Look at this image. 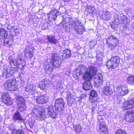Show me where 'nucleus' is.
I'll return each instance as SVG.
<instances>
[{
  "instance_id": "1",
  "label": "nucleus",
  "mask_w": 134,
  "mask_h": 134,
  "mask_svg": "<svg viewBox=\"0 0 134 134\" xmlns=\"http://www.w3.org/2000/svg\"><path fill=\"white\" fill-rule=\"evenodd\" d=\"M45 111V108L43 106H39L35 108L34 114L37 120H42L44 119Z\"/></svg>"
},
{
  "instance_id": "2",
  "label": "nucleus",
  "mask_w": 134,
  "mask_h": 134,
  "mask_svg": "<svg viewBox=\"0 0 134 134\" xmlns=\"http://www.w3.org/2000/svg\"><path fill=\"white\" fill-rule=\"evenodd\" d=\"M4 88L10 91H14L17 90V87L13 79L7 80L4 83Z\"/></svg>"
},
{
  "instance_id": "3",
  "label": "nucleus",
  "mask_w": 134,
  "mask_h": 134,
  "mask_svg": "<svg viewBox=\"0 0 134 134\" xmlns=\"http://www.w3.org/2000/svg\"><path fill=\"white\" fill-rule=\"evenodd\" d=\"M120 59L117 56L112 57L106 63L108 69L111 68L112 69H115L119 65Z\"/></svg>"
},
{
  "instance_id": "4",
  "label": "nucleus",
  "mask_w": 134,
  "mask_h": 134,
  "mask_svg": "<svg viewBox=\"0 0 134 134\" xmlns=\"http://www.w3.org/2000/svg\"><path fill=\"white\" fill-rule=\"evenodd\" d=\"M2 102L7 106H11L13 103V100L7 93H3L1 96Z\"/></svg>"
},
{
  "instance_id": "5",
  "label": "nucleus",
  "mask_w": 134,
  "mask_h": 134,
  "mask_svg": "<svg viewBox=\"0 0 134 134\" xmlns=\"http://www.w3.org/2000/svg\"><path fill=\"white\" fill-rule=\"evenodd\" d=\"M106 41L107 45L111 49L116 47L119 43L117 38L113 36H110L107 39Z\"/></svg>"
},
{
  "instance_id": "6",
  "label": "nucleus",
  "mask_w": 134,
  "mask_h": 134,
  "mask_svg": "<svg viewBox=\"0 0 134 134\" xmlns=\"http://www.w3.org/2000/svg\"><path fill=\"white\" fill-rule=\"evenodd\" d=\"M65 103L62 98H60L56 99L54 107L56 110L62 111L65 108Z\"/></svg>"
},
{
  "instance_id": "7",
  "label": "nucleus",
  "mask_w": 134,
  "mask_h": 134,
  "mask_svg": "<svg viewBox=\"0 0 134 134\" xmlns=\"http://www.w3.org/2000/svg\"><path fill=\"white\" fill-rule=\"evenodd\" d=\"M97 69L93 66H90L88 68L86 71V75L84 77L86 76L88 80H91L92 77L96 74Z\"/></svg>"
},
{
  "instance_id": "8",
  "label": "nucleus",
  "mask_w": 134,
  "mask_h": 134,
  "mask_svg": "<svg viewBox=\"0 0 134 134\" xmlns=\"http://www.w3.org/2000/svg\"><path fill=\"white\" fill-rule=\"evenodd\" d=\"M17 105L18 109L20 111H22L25 109L26 105L23 98L21 97H19Z\"/></svg>"
},
{
  "instance_id": "9",
  "label": "nucleus",
  "mask_w": 134,
  "mask_h": 134,
  "mask_svg": "<svg viewBox=\"0 0 134 134\" xmlns=\"http://www.w3.org/2000/svg\"><path fill=\"white\" fill-rule=\"evenodd\" d=\"M116 91L117 93L122 96L125 95L129 92L127 87L121 85H118L117 86Z\"/></svg>"
},
{
  "instance_id": "10",
  "label": "nucleus",
  "mask_w": 134,
  "mask_h": 134,
  "mask_svg": "<svg viewBox=\"0 0 134 134\" xmlns=\"http://www.w3.org/2000/svg\"><path fill=\"white\" fill-rule=\"evenodd\" d=\"M122 107L124 110H127L134 107V99L124 102Z\"/></svg>"
},
{
  "instance_id": "11",
  "label": "nucleus",
  "mask_w": 134,
  "mask_h": 134,
  "mask_svg": "<svg viewBox=\"0 0 134 134\" xmlns=\"http://www.w3.org/2000/svg\"><path fill=\"white\" fill-rule=\"evenodd\" d=\"M36 100L38 104H44L48 102V98L46 96L42 95L37 96L36 99Z\"/></svg>"
},
{
  "instance_id": "12",
  "label": "nucleus",
  "mask_w": 134,
  "mask_h": 134,
  "mask_svg": "<svg viewBox=\"0 0 134 134\" xmlns=\"http://www.w3.org/2000/svg\"><path fill=\"white\" fill-rule=\"evenodd\" d=\"M124 118L127 122H131L134 121V110L127 112Z\"/></svg>"
},
{
  "instance_id": "13",
  "label": "nucleus",
  "mask_w": 134,
  "mask_h": 134,
  "mask_svg": "<svg viewBox=\"0 0 134 134\" xmlns=\"http://www.w3.org/2000/svg\"><path fill=\"white\" fill-rule=\"evenodd\" d=\"M101 18H102L104 20H109L112 18V15L110 12L107 11H102V12L100 13L99 15Z\"/></svg>"
},
{
  "instance_id": "14",
  "label": "nucleus",
  "mask_w": 134,
  "mask_h": 134,
  "mask_svg": "<svg viewBox=\"0 0 134 134\" xmlns=\"http://www.w3.org/2000/svg\"><path fill=\"white\" fill-rule=\"evenodd\" d=\"M98 95L97 92L94 90H91L90 93L89 99L92 103H94L97 101Z\"/></svg>"
},
{
  "instance_id": "15",
  "label": "nucleus",
  "mask_w": 134,
  "mask_h": 134,
  "mask_svg": "<svg viewBox=\"0 0 134 134\" xmlns=\"http://www.w3.org/2000/svg\"><path fill=\"white\" fill-rule=\"evenodd\" d=\"M12 119L14 121L17 120L19 121V122H20L19 121L22 122L24 121V120L19 111H16L14 113Z\"/></svg>"
},
{
  "instance_id": "16",
  "label": "nucleus",
  "mask_w": 134,
  "mask_h": 134,
  "mask_svg": "<svg viewBox=\"0 0 134 134\" xmlns=\"http://www.w3.org/2000/svg\"><path fill=\"white\" fill-rule=\"evenodd\" d=\"M33 48L32 47H28L27 49H26L24 52L25 57L27 59L31 58L33 56Z\"/></svg>"
},
{
  "instance_id": "17",
  "label": "nucleus",
  "mask_w": 134,
  "mask_h": 134,
  "mask_svg": "<svg viewBox=\"0 0 134 134\" xmlns=\"http://www.w3.org/2000/svg\"><path fill=\"white\" fill-rule=\"evenodd\" d=\"M74 72V75H75L77 79H78L80 78V77H82L84 79V75L80 66L77 67L75 69Z\"/></svg>"
},
{
  "instance_id": "18",
  "label": "nucleus",
  "mask_w": 134,
  "mask_h": 134,
  "mask_svg": "<svg viewBox=\"0 0 134 134\" xmlns=\"http://www.w3.org/2000/svg\"><path fill=\"white\" fill-rule=\"evenodd\" d=\"M103 77L102 75L99 74L98 76L94 79V81L96 85L98 86H100L103 83Z\"/></svg>"
},
{
  "instance_id": "19",
  "label": "nucleus",
  "mask_w": 134,
  "mask_h": 134,
  "mask_svg": "<svg viewBox=\"0 0 134 134\" xmlns=\"http://www.w3.org/2000/svg\"><path fill=\"white\" fill-rule=\"evenodd\" d=\"M99 126L100 134H107V127L104 122H100Z\"/></svg>"
},
{
  "instance_id": "20",
  "label": "nucleus",
  "mask_w": 134,
  "mask_h": 134,
  "mask_svg": "<svg viewBox=\"0 0 134 134\" xmlns=\"http://www.w3.org/2000/svg\"><path fill=\"white\" fill-rule=\"evenodd\" d=\"M63 52V53L62 56L63 59H67L71 56L72 54L70 50L67 49L64 50Z\"/></svg>"
},
{
  "instance_id": "21",
  "label": "nucleus",
  "mask_w": 134,
  "mask_h": 134,
  "mask_svg": "<svg viewBox=\"0 0 134 134\" xmlns=\"http://www.w3.org/2000/svg\"><path fill=\"white\" fill-rule=\"evenodd\" d=\"M103 93L106 96H109L112 94V90L109 86H105L103 90Z\"/></svg>"
},
{
  "instance_id": "22",
  "label": "nucleus",
  "mask_w": 134,
  "mask_h": 134,
  "mask_svg": "<svg viewBox=\"0 0 134 134\" xmlns=\"http://www.w3.org/2000/svg\"><path fill=\"white\" fill-rule=\"evenodd\" d=\"M85 12H88L91 15L93 16L96 14V10L94 7L91 5L87 6L85 9Z\"/></svg>"
},
{
  "instance_id": "23",
  "label": "nucleus",
  "mask_w": 134,
  "mask_h": 134,
  "mask_svg": "<svg viewBox=\"0 0 134 134\" xmlns=\"http://www.w3.org/2000/svg\"><path fill=\"white\" fill-rule=\"evenodd\" d=\"M86 80V81L84 82V90L86 91L91 89L92 87V85L90 82L91 80H89L87 79L86 76L84 77V81H85Z\"/></svg>"
},
{
  "instance_id": "24",
  "label": "nucleus",
  "mask_w": 134,
  "mask_h": 134,
  "mask_svg": "<svg viewBox=\"0 0 134 134\" xmlns=\"http://www.w3.org/2000/svg\"><path fill=\"white\" fill-rule=\"evenodd\" d=\"M48 113L53 119L57 117L55 112H54L53 108L51 106H48L47 107Z\"/></svg>"
},
{
  "instance_id": "25",
  "label": "nucleus",
  "mask_w": 134,
  "mask_h": 134,
  "mask_svg": "<svg viewBox=\"0 0 134 134\" xmlns=\"http://www.w3.org/2000/svg\"><path fill=\"white\" fill-rule=\"evenodd\" d=\"M57 60H51L50 62L52 65V67L49 66L50 64H48L46 65V70H49L52 71L54 68L56 67V65L55 64V62Z\"/></svg>"
},
{
  "instance_id": "26",
  "label": "nucleus",
  "mask_w": 134,
  "mask_h": 134,
  "mask_svg": "<svg viewBox=\"0 0 134 134\" xmlns=\"http://www.w3.org/2000/svg\"><path fill=\"white\" fill-rule=\"evenodd\" d=\"M8 35L7 31L5 29L0 28V38H5Z\"/></svg>"
},
{
  "instance_id": "27",
  "label": "nucleus",
  "mask_w": 134,
  "mask_h": 134,
  "mask_svg": "<svg viewBox=\"0 0 134 134\" xmlns=\"http://www.w3.org/2000/svg\"><path fill=\"white\" fill-rule=\"evenodd\" d=\"M47 39L51 43L56 44L57 43V40L53 36L50 35L47 36Z\"/></svg>"
},
{
  "instance_id": "28",
  "label": "nucleus",
  "mask_w": 134,
  "mask_h": 134,
  "mask_svg": "<svg viewBox=\"0 0 134 134\" xmlns=\"http://www.w3.org/2000/svg\"><path fill=\"white\" fill-rule=\"evenodd\" d=\"M78 22V21H73L72 22L71 24H70V26H71L72 28L77 31H78V26L79 25Z\"/></svg>"
},
{
  "instance_id": "29",
  "label": "nucleus",
  "mask_w": 134,
  "mask_h": 134,
  "mask_svg": "<svg viewBox=\"0 0 134 134\" xmlns=\"http://www.w3.org/2000/svg\"><path fill=\"white\" fill-rule=\"evenodd\" d=\"M25 132L21 129H17L14 128L12 130L11 134H24Z\"/></svg>"
},
{
  "instance_id": "30",
  "label": "nucleus",
  "mask_w": 134,
  "mask_h": 134,
  "mask_svg": "<svg viewBox=\"0 0 134 134\" xmlns=\"http://www.w3.org/2000/svg\"><path fill=\"white\" fill-rule=\"evenodd\" d=\"M74 130L77 133L80 132L82 130V127L79 124H76L73 126Z\"/></svg>"
},
{
  "instance_id": "31",
  "label": "nucleus",
  "mask_w": 134,
  "mask_h": 134,
  "mask_svg": "<svg viewBox=\"0 0 134 134\" xmlns=\"http://www.w3.org/2000/svg\"><path fill=\"white\" fill-rule=\"evenodd\" d=\"M127 82L131 85H134V75L128 76L127 79Z\"/></svg>"
},
{
  "instance_id": "32",
  "label": "nucleus",
  "mask_w": 134,
  "mask_h": 134,
  "mask_svg": "<svg viewBox=\"0 0 134 134\" xmlns=\"http://www.w3.org/2000/svg\"><path fill=\"white\" fill-rule=\"evenodd\" d=\"M58 13V11L57 12L54 14H51L48 17V19L49 21H55L58 16L57 13Z\"/></svg>"
},
{
  "instance_id": "33",
  "label": "nucleus",
  "mask_w": 134,
  "mask_h": 134,
  "mask_svg": "<svg viewBox=\"0 0 134 134\" xmlns=\"http://www.w3.org/2000/svg\"><path fill=\"white\" fill-rule=\"evenodd\" d=\"M47 81V80L46 79H44L41 82V83L39 85V87L41 89L43 90L45 88L47 84L46 82Z\"/></svg>"
},
{
  "instance_id": "34",
  "label": "nucleus",
  "mask_w": 134,
  "mask_h": 134,
  "mask_svg": "<svg viewBox=\"0 0 134 134\" xmlns=\"http://www.w3.org/2000/svg\"><path fill=\"white\" fill-rule=\"evenodd\" d=\"M33 89V85L31 84L27 85L25 87V90L27 92H31L32 91Z\"/></svg>"
},
{
  "instance_id": "35",
  "label": "nucleus",
  "mask_w": 134,
  "mask_h": 134,
  "mask_svg": "<svg viewBox=\"0 0 134 134\" xmlns=\"http://www.w3.org/2000/svg\"><path fill=\"white\" fill-rule=\"evenodd\" d=\"M115 134H127L126 131L124 130L120 129L117 130Z\"/></svg>"
},
{
  "instance_id": "36",
  "label": "nucleus",
  "mask_w": 134,
  "mask_h": 134,
  "mask_svg": "<svg viewBox=\"0 0 134 134\" xmlns=\"http://www.w3.org/2000/svg\"><path fill=\"white\" fill-rule=\"evenodd\" d=\"M9 60L10 64H13L15 65V59L13 57H10L9 58Z\"/></svg>"
},
{
  "instance_id": "37",
  "label": "nucleus",
  "mask_w": 134,
  "mask_h": 134,
  "mask_svg": "<svg viewBox=\"0 0 134 134\" xmlns=\"http://www.w3.org/2000/svg\"><path fill=\"white\" fill-rule=\"evenodd\" d=\"M96 43V42L94 41H90L89 44V45L90 46H91V48H93L95 44Z\"/></svg>"
},
{
  "instance_id": "38",
  "label": "nucleus",
  "mask_w": 134,
  "mask_h": 134,
  "mask_svg": "<svg viewBox=\"0 0 134 134\" xmlns=\"http://www.w3.org/2000/svg\"><path fill=\"white\" fill-rule=\"evenodd\" d=\"M57 53H53L51 56V60H56L55 58L57 57Z\"/></svg>"
},
{
  "instance_id": "39",
  "label": "nucleus",
  "mask_w": 134,
  "mask_h": 134,
  "mask_svg": "<svg viewBox=\"0 0 134 134\" xmlns=\"http://www.w3.org/2000/svg\"><path fill=\"white\" fill-rule=\"evenodd\" d=\"M104 55L102 53H100L99 54H97V57L98 58L102 59L104 57Z\"/></svg>"
},
{
  "instance_id": "40",
  "label": "nucleus",
  "mask_w": 134,
  "mask_h": 134,
  "mask_svg": "<svg viewBox=\"0 0 134 134\" xmlns=\"http://www.w3.org/2000/svg\"><path fill=\"white\" fill-rule=\"evenodd\" d=\"M9 40H8L4 43L5 44L7 45L6 46L7 47H9L11 46V44L9 43Z\"/></svg>"
},
{
  "instance_id": "41",
  "label": "nucleus",
  "mask_w": 134,
  "mask_h": 134,
  "mask_svg": "<svg viewBox=\"0 0 134 134\" xmlns=\"http://www.w3.org/2000/svg\"><path fill=\"white\" fill-rule=\"evenodd\" d=\"M57 10L55 9H53L51 10L50 11L49 13V14H48V15L50 14L51 13H54L55 12V11H56Z\"/></svg>"
},
{
  "instance_id": "42",
  "label": "nucleus",
  "mask_w": 134,
  "mask_h": 134,
  "mask_svg": "<svg viewBox=\"0 0 134 134\" xmlns=\"http://www.w3.org/2000/svg\"><path fill=\"white\" fill-rule=\"evenodd\" d=\"M19 60L20 62H21L22 60V59L21 58H20V57H19L17 58V60Z\"/></svg>"
},
{
  "instance_id": "43",
  "label": "nucleus",
  "mask_w": 134,
  "mask_h": 134,
  "mask_svg": "<svg viewBox=\"0 0 134 134\" xmlns=\"http://www.w3.org/2000/svg\"><path fill=\"white\" fill-rule=\"evenodd\" d=\"M10 75V74L9 73H7L6 74V77H9V75Z\"/></svg>"
},
{
  "instance_id": "44",
  "label": "nucleus",
  "mask_w": 134,
  "mask_h": 134,
  "mask_svg": "<svg viewBox=\"0 0 134 134\" xmlns=\"http://www.w3.org/2000/svg\"><path fill=\"white\" fill-rule=\"evenodd\" d=\"M82 87L83 88H84V85Z\"/></svg>"
}]
</instances>
